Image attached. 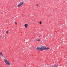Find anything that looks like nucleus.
I'll return each mask as SVG.
<instances>
[{
    "mask_svg": "<svg viewBox=\"0 0 67 67\" xmlns=\"http://www.w3.org/2000/svg\"><path fill=\"white\" fill-rule=\"evenodd\" d=\"M15 24L16 25V24H17V23H16Z\"/></svg>",
    "mask_w": 67,
    "mask_h": 67,
    "instance_id": "ddd939ff",
    "label": "nucleus"
},
{
    "mask_svg": "<svg viewBox=\"0 0 67 67\" xmlns=\"http://www.w3.org/2000/svg\"><path fill=\"white\" fill-rule=\"evenodd\" d=\"M40 24H42V22L40 21Z\"/></svg>",
    "mask_w": 67,
    "mask_h": 67,
    "instance_id": "9b49d317",
    "label": "nucleus"
},
{
    "mask_svg": "<svg viewBox=\"0 0 67 67\" xmlns=\"http://www.w3.org/2000/svg\"><path fill=\"white\" fill-rule=\"evenodd\" d=\"M37 7H38V4H37Z\"/></svg>",
    "mask_w": 67,
    "mask_h": 67,
    "instance_id": "f8f14e48",
    "label": "nucleus"
},
{
    "mask_svg": "<svg viewBox=\"0 0 67 67\" xmlns=\"http://www.w3.org/2000/svg\"><path fill=\"white\" fill-rule=\"evenodd\" d=\"M0 55H3V54H2V52H1L0 53Z\"/></svg>",
    "mask_w": 67,
    "mask_h": 67,
    "instance_id": "6e6552de",
    "label": "nucleus"
},
{
    "mask_svg": "<svg viewBox=\"0 0 67 67\" xmlns=\"http://www.w3.org/2000/svg\"><path fill=\"white\" fill-rule=\"evenodd\" d=\"M52 67H57L56 65H53L52 66Z\"/></svg>",
    "mask_w": 67,
    "mask_h": 67,
    "instance_id": "423d86ee",
    "label": "nucleus"
},
{
    "mask_svg": "<svg viewBox=\"0 0 67 67\" xmlns=\"http://www.w3.org/2000/svg\"><path fill=\"white\" fill-rule=\"evenodd\" d=\"M4 61L6 64L7 65H10V63L9 62V61L7 60L4 59Z\"/></svg>",
    "mask_w": 67,
    "mask_h": 67,
    "instance_id": "f03ea898",
    "label": "nucleus"
},
{
    "mask_svg": "<svg viewBox=\"0 0 67 67\" xmlns=\"http://www.w3.org/2000/svg\"><path fill=\"white\" fill-rule=\"evenodd\" d=\"M24 26L25 28H26L28 26V25L27 24H25L24 25Z\"/></svg>",
    "mask_w": 67,
    "mask_h": 67,
    "instance_id": "20e7f679",
    "label": "nucleus"
},
{
    "mask_svg": "<svg viewBox=\"0 0 67 67\" xmlns=\"http://www.w3.org/2000/svg\"><path fill=\"white\" fill-rule=\"evenodd\" d=\"M51 67V66H50V67Z\"/></svg>",
    "mask_w": 67,
    "mask_h": 67,
    "instance_id": "dca6fc26",
    "label": "nucleus"
},
{
    "mask_svg": "<svg viewBox=\"0 0 67 67\" xmlns=\"http://www.w3.org/2000/svg\"><path fill=\"white\" fill-rule=\"evenodd\" d=\"M36 49L37 50H38V49H40V47H38Z\"/></svg>",
    "mask_w": 67,
    "mask_h": 67,
    "instance_id": "39448f33",
    "label": "nucleus"
},
{
    "mask_svg": "<svg viewBox=\"0 0 67 67\" xmlns=\"http://www.w3.org/2000/svg\"><path fill=\"white\" fill-rule=\"evenodd\" d=\"M49 47H45L44 46L40 47V50L41 51H42L43 50H45V49H49Z\"/></svg>",
    "mask_w": 67,
    "mask_h": 67,
    "instance_id": "f257e3e1",
    "label": "nucleus"
},
{
    "mask_svg": "<svg viewBox=\"0 0 67 67\" xmlns=\"http://www.w3.org/2000/svg\"><path fill=\"white\" fill-rule=\"evenodd\" d=\"M41 41V40L40 39H37V41Z\"/></svg>",
    "mask_w": 67,
    "mask_h": 67,
    "instance_id": "0eeeda50",
    "label": "nucleus"
},
{
    "mask_svg": "<svg viewBox=\"0 0 67 67\" xmlns=\"http://www.w3.org/2000/svg\"><path fill=\"white\" fill-rule=\"evenodd\" d=\"M15 23H16L15 22Z\"/></svg>",
    "mask_w": 67,
    "mask_h": 67,
    "instance_id": "2eb2a0df",
    "label": "nucleus"
},
{
    "mask_svg": "<svg viewBox=\"0 0 67 67\" xmlns=\"http://www.w3.org/2000/svg\"><path fill=\"white\" fill-rule=\"evenodd\" d=\"M5 13H6V12H5Z\"/></svg>",
    "mask_w": 67,
    "mask_h": 67,
    "instance_id": "4468645a",
    "label": "nucleus"
},
{
    "mask_svg": "<svg viewBox=\"0 0 67 67\" xmlns=\"http://www.w3.org/2000/svg\"><path fill=\"white\" fill-rule=\"evenodd\" d=\"M37 40L38 39H35V41H37Z\"/></svg>",
    "mask_w": 67,
    "mask_h": 67,
    "instance_id": "9d476101",
    "label": "nucleus"
},
{
    "mask_svg": "<svg viewBox=\"0 0 67 67\" xmlns=\"http://www.w3.org/2000/svg\"><path fill=\"white\" fill-rule=\"evenodd\" d=\"M8 32H9V31H7V32H6V33H7V34H8Z\"/></svg>",
    "mask_w": 67,
    "mask_h": 67,
    "instance_id": "1a4fd4ad",
    "label": "nucleus"
},
{
    "mask_svg": "<svg viewBox=\"0 0 67 67\" xmlns=\"http://www.w3.org/2000/svg\"><path fill=\"white\" fill-rule=\"evenodd\" d=\"M24 3H23V2L20 3L19 4H18V7H21V6L22 5V4H23Z\"/></svg>",
    "mask_w": 67,
    "mask_h": 67,
    "instance_id": "7ed1b4c3",
    "label": "nucleus"
}]
</instances>
